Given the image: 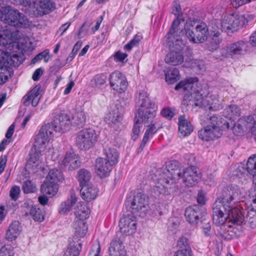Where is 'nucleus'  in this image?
<instances>
[{
	"label": "nucleus",
	"instance_id": "f03ea898",
	"mask_svg": "<svg viewBox=\"0 0 256 256\" xmlns=\"http://www.w3.org/2000/svg\"><path fill=\"white\" fill-rule=\"evenodd\" d=\"M198 78L197 77H188L180 81L176 84L174 90H182L184 94L182 105L188 108L204 107L210 110H216L218 108V99L216 96H212L206 97L204 99L202 95L208 94V88L207 85H204L205 92H202V88L196 89L194 88L196 86L198 87Z\"/></svg>",
	"mask_w": 256,
	"mask_h": 256
},
{
	"label": "nucleus",
	"instance_id": "09e8293b",
	"mask_svg": "<svg viewBox=\"0 0 256 256\" xmlns=\"http://www.w3.org/2000/svg\"><path fill=\"white\" fill-rule=\"evenodd\" d=\"M8 74L9 71L7 66H0V85L7 82Z\"/></svg>",
	"mask_w": 256,
	"mask_h": 256
},
{
	"label": "nucleus",
	"instance_id": "a878e982",
	"mask_svg": "<svg viewBox=\"0 0 256 256\" xmlns=\"http://www.w3.org/2000/svg\"><path fill=\"white\" fill-rule=\"evenodd\" d=\"M110 256H126V252L122 242L120 239L112 240L108 248Z\"/></svg>",
	"mask_w": 256,
	"mask_h": 256
},
{
	"label": "nucleus",
	"instance_id": "aec40b11",
	"mask_svg": "<svg viewBox=\"0 0 256 256\" xmlns=\"http://www.w3.org/2000/svg\"><path fill=\"white\" fill-rule=\"evenodd\" d=\"M114 166L103 158H98L96 160L95 170L100 178L108 176L113 169Z\"/></svg>",
	"mask_w": 256,
	"mask_h": 256
},
{
	"label": "nucleus",
	"instance_id": "5701e85b",
	"mask_svg": "<svg viewBox=\"0 0 256 256\" xmlns=\"http://www.w3.org/2000/svg\"><path fill=\"white\" fill-rule=\"evenodd\" d=\"M40 99V86H36L22 98L23 104L28 106L31 104L33 106H36Z\"/></svg>",
	"mask_w": 256,
	"mask_h": 256
},
{
	"label": "nucleus",
	"instance_id": "37998d69",
	"mask_svg": "<svg viewBox=\"0 0 256 256\" xmlns=\"http://www.w3.org/2000/svg\"><path fill=\"white\" fill-rule=\"evenodd\" d=\"M77 201V198L74 195H72L70 198L68 199L62 204V209L65 212L70 211Z\"/></svg>",
	"mask_w": 256,
	"mask_h": 256
},
{
	"label": "nucleus",
	"instance_id": "1a4fd4ad",
	"mask_svg": "<svg viewBox=\"0 0 256 256\" xmlns=\"http://www.w3.org/2000/svg\"><path fill=\"white\" fill-rule=\"evenodd\" d=\"M0 21L15 28L26 26L28 22L26 16L18 10L10 6L1 7Z\"/></svg>",
	"mask_w": 256,
	"mask_h": 256
},
{
	"label": "nucleus",
	"instance_id": "69168bd1",
	"mask_svg": "<svg viewBox=\"0 0 256 256\" xmlns=\"http://www.w3.org/2000/svg\"><path fill=\"white\" fill-rule=\"evenodd\" d=\"M42 54V59L44 60V62H47L50 58L49 50H46L40 52Z\"/></svg>",
	"mask_w": 256,
	"mask_h": 256
},
{
	"label": "nucleus",
	"instance_id": "680f3d73",
	"mask_svg": "<svg viewBox=\"0 0 256 256\" xmlns=\"http://www.w3.org/2000/svg\"><path fill=\"white\" fill-rule=\"evenodd\" d=\"M14 124H13L9 126V128L6 132V137L8 138H11L14 134Z\"/></svg>",
	"mask_w": 256,
	"mask_h": 256
},
{
	"label": "nucleus",
	"instance_id": "79ce46f5",
	"mask_svg": "<svg viewBox=\"0 0 256 256\" xmlns=\"http://www.w3.org/2000/svg\"><path fill=\"white\" fill-rule=\"evenodd\" d=\"M226 110L230 118H236L240 116V109L235 104L228 106L226 108Z\"/></svg>",
	"mask_w": 256,
	"mask_h": 256
},
{
	"label": "nucleus",
	"instance_id": "6ab92c4d",
	"mask_svg": "<svg viewBox=\"0 0 256 256\" xmlns=\"http://www.w3.org/2000/svg\"><path fill=\"white\" fill-rule=\"evenodd\" d=\"M80 158L74 152H66L64 158L62 160L60 165L62 168L66 170H72L78 168L80 166Z\"/></svg>",
	"mask_w": 256,
	"mask_h": 256
},
{
	"label": "nucleus",
	"instance_id": "39448f33",
	"mask_svg": "<svg viewBox=\"0 0 256 256\" xmlns=\"http://www.w3.org/2000/svg\"><path fill=\"white\" fill-rule=\"evenodd\" d=\"M184 30L188 38L193 43L203 42L207 39L208 34L206 23L198 18L188 19Z\"/></svg>",
	"mask_w": 256,
	"mask_h": 256
},
{
	"label": "nucleus",
	"instance_id": "e2e57ef3",
	"mask_svg": "<svg viewBox=\"0 0 256 256\" xmlns=\"http://www.w3.org/2000/svg\"><path fill=\"white\" fill-rule=\"evenodd\" d=\"M74 83L72 80H70L66 85V87L64 90V94H68L70 93L72 89L74 87Z\"/></svg>",
	"mask_w": 256,
	"mask_h": 256
},
{
	"label": "nucleus",
	"instance_id": "052dcab7",
	"mask_svg": "<svg viewBox=\"0 0 256 256\" xmlns=\"http://www.w3.org/2000/svg\"><path fill=\"white\" fill-rule=\"evenodd\" d=\"M11 43L10 40L6 39V36L0 34V46H6Z\"/></svg>",
	"mask_w": 256,
	"mask_h": 256
},
{
	"label": "nucleus",
	"instance_id": "bf43d9fd",
	"mask_svg": "<svg viewBox=\"0 0 256 256\" xmlns=\"http://www.w3.org/2000/svg\"><path fill=\"white\" fill-rule=\"evenodd\" d=\"M19 58L18 55L17 54H14L12 56H10V60L12 62V64L14 66L19 65L21 63L18 60Z\"/></svg>",
	"mask_w": 256,
	"mask_h": 256
},
{
	"label": "nucleus",
	"instance_id": "0e129e2a",
	"mask_svg": "<svg viewBox=\"0 0 256 256\" xmlns=\"http://www.w3.org/2000/svg\"><path fill=\"white\" fill-rule=\"evenodd\" d=\"M205 196L202 192H199L197 196V202L200 204H205Z\"/></svg>",
	"mask_w": 256,
	"mask_h": 256
},
{
	"label": "nucleus",
	"instance_id": "f704fd0d",
	"mask_svg": "<svg viewBox=\"0 0 256 256\" xmlns=\"http://www.w3.org/2000/svg\"><path fill=\"white\" fill-rule=\"evenodd\" d=\"M179 70L176 68H171L165 73L166 81L168 84H173L180 78Z\"/></svg>",
	"mask_w": 256,
	"mask_h": 256
},
{
	"label": "nucleus",
	"instance_id": "3c124183",
	"mask_svg": "<svg viewBox=\"0 0 256 256\" xmlns=\"http://www.w3.org/2000/svg\"><path fill=\"white\" fill-rule=\"evenodd\" d=\"M100 250V244L98 241L92 244L88 256H99Z\"/></svg>",
	"mask_w": 256,
	"mask_h": 256
},
{
	"label": "nucleus",
	"instance_id": "a19ab883",
	"mask_svg": "<svg viewBox=\"0 0 256 256\" xmlns=\"http://www.w3.org/2000/svg\"><path fill=\"white\" fill-rule=\"evenodd\" d=\"M79 245L80 248L74 244H69L64 256H78L81 250L82 244H80Z\"/></svg>",
	"mask_w": 256,
	"mask_h": 256
},
{
	"label": "nucleus",
	"instance_id": "13d9d810",
	"mask_svg": "<svg viewBox=\"0 0 256 256\" xmlns=\"http://www.w3.org/2000/svg\"><path fill=\"white\" fill-rule=\"evenodd\" d=\"M211 230V226L208 222H206L202 226L203 232L206 236L210 235V232Z\"/></svg>",
	"mask_w": 256,
	"mask_h": 256
},
{
	"label": "nucleus",
	"instance_id": "603ef678",
	"mask_svg": "<svg viewBox=\"0 0 256 256\" xmlns=\"http://www.w3.org/2000/svg\"><path fill=\"white\" fill-rule=\"evenodd\" d=\"M20 186H13L10 192V198L12 200H16L20 196Z\"/></svg>",
	"mask_w": 256,
	"mask_h": 256
},
{
	"label": "nucleus",
	"instance_id": "de8ad7c7",
	"mask_svg": "<svg viewBox=\"0 0 256 256\" xmlns=\"http://www.w3.org/2000/svg\"><path fill=\"white\" fill-rule=\"evenodd\" d=\"M140 40V36L136 34L131 40L124 46V50L127 51H130L134 46H137L139 44Z\"/></svg>",
	"mask_w": 256,
	"mask_h": 256
},
{
	"label": "nucleus",
	"instance_id": "e433bc0d",
	"mask_svg": "<svg viewBox=\"0 0 256 256\" xmlns=\"http://www.w3.org/2000/svg\"><path fill=\"white\" fill-rule=\"evenodd\" d=\"M106 161L108 162L112 166H114L118 162V154L115 148H107L104 150Z\"/></svg>",
	"mask_w": 256,
	"mask_h": 256
},
{
	"label": "nucleus",
	"instance_id": "9b49d317",
	"mask_svg": "<svg viewBox=\"0 0 256 256\" xmlns=\"http://www.w3.org/2000/svg\"><path fill=\"white\" fill-rule=\"evenodd\" d=\"M251 175L252 176L253 183L256 187V158L254 155L248 158L246 167L242 165L239 166L236 174L242 182L243 180L248 179Z\"/></svg>",
	"mask_w": 256,
	"mask_h": 256
},
{
	"label": "nucleus",
	"instance_id": "473e14b6",
	"mask_svg": "<svg viewBox=\"0 0 256 256\" xmlns=\"http://www.w3.org/2000/svg\"><path fill=\"white\" fill-rule=\"evenodd\" d=\"M86 116L84 110L77 112L72 118V123L74 126L78 128H83L86 124Z\"/></svg>",
	"mask_w": 256,
	"mask_h": 256
},
{
	"label": "nucleus",
	"instance_id": "ddd939ff",
	"mask_svg": "<svg viewBox=\"0 0 256 256\" xmlns=\"http://www.w3.org/2000/svg\"><path fill=\"white\" fill-rule=\"evenodd\" d=\"M110 85L111 88L118 94L126 92L128 82L125 76L119 70H115L110 75Z\"/></svg>",
	"mask_w": 256,
	"mask_h": 256
},
{
	"label": "nucleus",
	"instance_id": "6e6d98bb",
	"mask_svg": "<svg viewBox=\"0 0 256 256\" xmlns=\"http://www.w3.org/2000/svg\"><path fill=\"white\" fill-rule=\"evenodd\" d=\"M43 74V70L41 68H37L34 72L32 78L34 81L38 80L42 74Z\"/></svg>",
	"mask_w": 256,
	"mask_h": 256
},
{
	"label": "nucleus",
	"instance_id": "c756f323",
	"mask_svg": "<svg viewBox=\"0 0 256 256\" xmlns=\"http://www.w3.org/2000/svg\"><path fill=\"white\" fill-rule=\"evenodd\" d=\"M120 112L116 107L110 108L104 118L105 122L109 125L116 124L119 122Z\"/></svg>",
	"mask_w": 256,
	"mask_h": 256
},
{
	"label": "nucleus",
	"instance_id": "20e7f679",
	"mask_svg": "<svg viewBox=\"0 0 256 256\" xmlns=\"http://www.w3.org/2000/svg\"><path fill=\"white\" fill-rule=\"evenodd\" d=\"M71 125V118L68 114H60L56 116L52 122L41 127L36 136L34 146L42 148L54 137V131L64 132L70 128Z\"/></svg>",
	"mask_w": 256,
	"mask_h": 256
},
{
	"label": "nucleus",
	"instance_id": "0eeeda50",
	"mask_svg": "<svg viewBox=\"0 0 256 256\" xmlns=\"http://www.w3.org/2000/svg\"><path fill=\"white\" fill-rule=\"evenodd\" d=\"M182 168L180 164L177 160H172L168 163L166 168L167 176L169 179L166 178H160L158 180L156 186V188L160 194H168V190L170 188L174 179L182 178L184 170Z\"/></svg>",
	"mask_w": 256,
	"mask_h": 256
},
{
	"label": "nucleus",
	"instance_id": "c03bdc74",
	"mask_svg": "<svg viewBox=\"0 0 256 256\" xmlns=\"http://www.w3.org/2000/svg\"><path fill=\"white\" fill-rule=\"evenodd\" d=\"M174 111L175 110L174 108L165 107L162 110L160 114L164 118L168 120H171L174 116Z\"/></svg>",
	"mask_w": 256,
	"mask_h": 256
},
{
	"label": "nucleus",
	"instance_id": "a18cd8bd",
	"mask_svg": "<svg viewBox=\"0 0 256 256\" xmlns=\"http://www.w3.org/2000/svg\"><path fill=\"white\" fill-rule=\"evenodd\" d=\"M22 188L25 194H29L34 192L36 190V186L30 180H26L23 183Z\"/></svg>",
	"mask_w": 256,
	"mask_h": 256
},
{
	"label": "nucleus",
	"instance_id": "7c9ffc66",
	"mask_svg": "<svg viewBox=\"0 0 256 256\" xmlns=\"http://www.w3.org/2000/svg\"><path fill=\"white\" fill-rule=\"evenodd\" d=\"M92 178L90 172L84 168H81L78 171L76 178L80 188L90 185L88 182Z\"/></svg>",
	"mask_w": 256,
	"mask_h": 256
},
{
	"label": "nucleus",
	"instance_id": "49530a36",
	"mask_svg": "<svg viewBox=\"0 0 256 256\" xmlns=\"http://www.w3.org/2000/svg\"><path fill=\"white\" fill-rule=\"evenodd\" d=\"M14 248L10 244H5L0 249V256H14Z\"/></svg>",
	"mask_w": 256,
	"mask_h": 256
},
{
	"label": "nucleus",
	"instance_id": "864d4df0",
	"mask_svg": "<svg viewBox=\"0 0 256 256\" xmlns=\"http://www.w3.org/2000/svg\"><path fill=\"white\" fill-rule=\"evenodd\" d=\"M8 52L0 50V66H7L6 64L8 63Z\"/></svg>",
	"mask_w": 256,
	"mask_h": 256
},
{
	"label": "nucleus",
	"instance_id": "423d86ee",
	"mask_svg": "<svg viewBox=\"0 0 256 256\" xmlns=\"http://www.w3.org/2000/svg\"><path fill=\"white\" fill-rule=\"evenodd\" d=\"M254 17L253 15L249 14L247 18L237 12H226L221 19L222 30L227 32H236L248 22V18H253Z\"/></svg>",
	"mask_w": 256,
	"mask_h": 256
},
{
	"label": "nucleus",
	"instance_id": "8fccbe9b",
	"mask_svg": "<svg viewBox=\"0 0 256 256\" xmlns=\"http://www.w3.org/2000/svg\"><path fill=\"white\" fill-rule=\"evenodd\" d=\"M142 122H137L136 116H135L134 124V125L133 126V128H132L133 134L132 136V137L134 140H136L138 138V137L139 135V134L140 132V128H142Z\"/></svg>",
	"mask_w": 256,
	"mask_h": 256
},
{
	"label": "nucleus",
	"instance_id": "c85d7f7f",
	"mask_svg": "<svg viewBox=\"0 0 256 256\" xmlns=\"http://www.w3.org/2000/svg\"><path fill=\"white\" fill-rule=\"evenodd\" d=\"M178 130L182 136H186L192 132V127L190 123L185 118L184 115H180L178 117Z\"/></svg>",
	"mask_w": 256,
	"mask_h": 256
},
{
	"label": "nucleus",
	"instance_id": "2f4dec72",
	"mask_svg": "<svg viewBox=\"0 0 256 256\" xmlns=\"http://www.w3.org/2000/svg\"><path fill=\"white\" fill-rule=\"evenodd\" d=\"M64 180V178L62 172L56 168L50 170L47 176V180L56 184L58 182H62Z\"/></svg>",
	"mask_w": 256,
	"mask_h": 256
},
{
	"label": "nucleus",
	"instance_id": "bb28decb",
	"mask_svg": "<svg viewBox=\"0 0 256 256\" xmlns=\"http://www.w3.org/2000/svg\"><path fill=\"white\" fill-rule=\"evenodd\" d=\"M98 192L99 190L96 186L90 184L82 187L80 193L84 200L86 202H90L97 197Z\"/></svg>",
	"mask_w": 256,
	"mask_h": 256
},
{
	"label": "nucleus",
	"instance_id": "6e6552de",
	"mask_svg": "<svg viewBox=\"0 0 256 256\" xmlns=\"http://www.w3.org/2000/svg\"><path fill=\"white\" fill-rule=\"evenodd\" d=\"M90 214V210L86 204L80 202L77 204L74 210L76 220L73 224L76 236L83 238L86 235L88 229L86 220Z\"/></svg>",
	"mask_w": 256,
	"mask_h": 256
},
{
	"label": "nucleus",
	"instance_id": "9d476101",
	"mask_svg": "<svg viewBox=\"0 0 256 256\" xmlns=\"http://www.w3.org/2000/svg\"><path fill=\"white\" fill-rule=\"evenodd\" d=\"M98 139V135L92 128H84L76 134V145L80 150H88L92 148Z\"/></svg>",
	"mask_w": 256,
	"mask_h": 256
},
{
	"label": "nucleus",
	"instance_id": "338daca9",
	"mask_svg": "<svg viewBox=\"0 0 256 256\" xmlns=\"http://www.w3.org/2000/svg\"><path fill=\"white\" fill-rule=\"evenodd\" d=\"M39 160V156L37 153H34L30 155L29 162L36 164Z\"/></svg>",
	"mask_w": 256,
	"mask_h": 256
},
{
	"label": "nucleus",
	"instance_id": "a211bd4d",
	"mask_svg": "<svg viewBox=\"0 0 256 256\" xmlns=\"http://www.w3.org/2000/svg\"><path fill=\"white\" fill-rule=\"evenodd\" d=\"M248 49V43L242 40L229 44L226 50V54L232 58L244 54Z\"/></svg>",
	"mask_w": 256,
	"mask_h": 256
},
{
	"label": "nucleus",
	"instance_id": "4be33fe9",
	"mask_svg": "<svg viewBox=\"0 0 256 256\" xmlns=\"http://www.w3.org/2000/svg\"><path fill=\"white\" fill-rule=\"evenodd\" d=\"M202 210L198 205L191 206L185 210L184 216L186 220L191 225L196 226L198 224L202 216Z\"/></svg>",
	"mask_w": 256,
	"mask_h": 256
},
{
	"label": "nucleus",
	"instance_id": "7ed1b4c3",
	"mask_svg": "<svg viewBox=\"0 0 256 256\" xmlns=\"http://www.w3.org/2000/svg\"><path fill=\"white\" fill-rule=\"evenodd\" d=\"M138 97L140 101L142 102L136 114V122H143L144 124L150 123L147 126L148 128L139 147L140 152L143 150L150 138H152V136L157 132L158 128H156L158 121L155 118L157 109L155 108L154 103L150 100L148 94L144 90L139 92ZM161 128L162 126H160L158 129Z\"/></svg>",
	"mask_w": 256,
	"mask_h": 256
},
{
	"label": "nucleus",
	"instance_id": "393cba45",
	"mask_svg": "<svg viewBox=\"0 0 256 256\" xmlns=\"http://www.w3.org/2000/svg\"><path fill=\"white\" fill-rule=\"evenodd\" d=\"M22 230L20 222L18 220L12 221L6 230L5 237L6 240L12 242L15 240Z\"/></svg>",
	"mask_w": 256,
	"mask_h": 256
},
{
	"label": "nucleus",
	"instance_id": "c9c22d12",
	"mask_svg": "<svg viewBox=\"0 0 256 256\" xmlns=\"http://www.w3.org/2000/svg\"><path fill=\"white\" fill-rule=\"evenodd\" d=\"M29 214L35 222H42L44 220V212L36 206L30 208Z\"/></svg>",
	"mask_w": 256,
	"mask_h": 256
},
{
	"label": "nucleus",
	"instance_id": "4c0bfd02",
	"mask_svg": "<svg viewBox=\"0 0 256 256\" xmlns=\"http://www.w3.org/2000/svg\"><path fill=\"white\" fill-rule=\"evenodd\" d=\"M108 80L106 74L100 73L96 74L91 80L93 86L100 87L104 84Z\"/></svg>",
	"mask_w": 256,
	"mask_h": 256
},
{
	"label": "nucleus",
	"instance_id": "4468645a",
	"mask_svg": "<svg viewBox=\"0 0 256 256\" xmlns=\"http://www.w3.org/2000/svg\"><path fill=\"white\" fill-rule=\"evenodd\" d=\"M148 197L142 192H138L133 198H129L127 204L132 214L138 212L142 209H146L148 206Z\"/></svg>",
	"mask_w": 256,
	"mask_h": 256
},
{
	"label": "nucleus",
	"instance_id": "cd10ccee",
	"mask_svg": "<svg viewBox=\"0 0 256 256\" xmlns=\"http://www.w3.org/2000/svg\"><path fill=\"white\" fill-rule=\"evenodd\" d=\"M58 190V184L47 180L44 182L40 187V191L43 195L49 197L56 196Z\"/></svg>",
	"mask_w": 256,
	"mask_h": 256
},
{
	"label": "nucleus",
	"instance_id": "72a5a7b5",
	"mask_svg": "<svg viewBox=\"0 0 256 256\" xmlns=\"http://www.w3.org/2000/svg\"><path fill=\"white\" fill-rule=\"evenodd\" d=\"M224 124L222 120V118L216 115L210 116L206 124V125L211 128H215L216 131L220 132V134H222V129Z\"/></svg>",
	"mask_w": 256,
	"mask_h": 256
},
{
	"label": "nucleus",
	"instance_id": "4d7b16f0",
	"mask_svg": "<svg viewBox=\"0 0 256 256\" xmlns=\"http://www.w3.org/2000/svg\"><path fill=\"white\" fill-rule=\"evenodd\" d=\"M7 214V212L5 210L4 205L0 206V224H2Z\"/></svg>",
	"mask_w": 256,
	"mask_h": 256
},
{
	"label": "nucleus",
	"instance_id": "774afa93",
	"mask_svg": "<svg viewBox=\"0 0 256 256\" xmlns=\"http://www.w3.org/2000/svg\"><path fill=\"white\" fill-rule=\"evenodd\" d=\"M174 256H192V253L182 251H176L174 252Z\"/></svg>",
	"mask_w": 256,
	"mask_h": 256
},
{
	"label": "nucleus",
	"instance_id": "5fc2aeb1",
	"mask_svg": "<svg viewBox=\"0 0 256 256\" xmlns=\"http://www.w3.org/2000/svg\"><path fill=\"white\" fill-rule=\"evenodd\" d=\"M128 54L122 52L120 51H118L115 52L114 56V60L116 62H123L124 60L127 58Z\"/></svg>",
	"mask_w": 256,
	"mask_h": 256
},
{
	"label": "nucleus",
	"instance_id": "f257e3e1",
	"mask_svg": "<svg viewBox=\"0 0 256 256\" xmlns=\"http://www.w3.org/2000/svg\"><path fill=\"white\" fill-rule=\"evenodd\" d=\"M240 195L239 187L236 184H230L223 190L220 197L213 204L212 220L216 226L223 225L230 217V212L231 213L224 234L226 238H232L241 230V225L244 220V209L234 207V200Z\"/></svg>",
	"mask_w": 256,
	"mask_h": 256
},
{
	"label": "nucleus",
	"instance_id": "2eb2a0df",
	"mask_svg": "<svg viewBox=\"0 0 256 256\" xmlns=\"http://www.w3.org/2000/svg\"><path fill=\"white\" fill-rule=\"evenodd\" d=\"M172 14L176 16L173 20L171 26L166 34V38L169 41L173 42V39L177 36L178 30V26L180 20H184L182 18V14L180 5L178 3H175L172 6Z\"/></svg>",
	"mask_w": 256,
	"mask_h": 256
},
{
	"label": "nucleus",
	"instance_id": "f3484780",
	"mask_svg": "<svg viewBox=\"0 0 256 256\" xmlns=\"http://www.w3.org/2000/svg\"><path fill=\"white\" fill-rule=\"evenodd\" d=\"M176 45H178V48H176V50H171L165 58V62L166 64L172 66H178L182 64L184 62L183 50L184 46L181 40L176 39Z\"/></svg>",
	"mask_w": 256,
	"mask_h": 256
},
{
	"label": "nucleus",
	"instance_id": "b1692460",
	"mask_svg": "<svg viewBox=\"0 0 256 256\" xmlns=\"http://www.w3.org/2000/svg\"><path fill=\"white\" fill-rule=\"evenodd\" d=\"M222 134L216 131L215 128H211L205 125L198 131V138L204 141H210L220 137Z\"/></svg>",
	"mask_w": 256,
	"mask_h": 256
},
{
	"label": "nucleus",
	"instance_id": "58836bf2",
	"mask_svg": "<svg viewBox=\"0 0 256 256\" xmlns=\"http://www.w3.org/2000/svg\"><path fill=\"white\" fill-rule=\"evenodd\" d=\"M176 246L180 248L178 251L192 253L191 248L188 243V240L186 237L183 236L180 237L178 240Z\"/></svg>",
	"mask_w": 256,
	"mask_h": 256
},
{
	"label": "nucleus",
	"instance_id": "ea45409f",
	"mask_svg": "<svg viewBox=\"0 0 256 256\" xmlns=\"http://www.w3.org/2000/svg\"><path fill=\"white\" fill-rule=\"evenodd\" d=\"M244 220L242 223L254 228L256 227V211L250 210L247 214L246 217L244 216Z\"/></svg>",
	"mask_w": 256,
	"mask_h": 256
},
{
	"label": "nucleus",
	"instance_id": "dca6fc26",
	"mask_svg": "<svg viewBox=\"0 0 256 256\" xmlns=\"http://www.w3.org/2000/svg\"><path fill=\"white\" fill-rule=\"evenodd\" d=\"M120 232L126 236L134 233L136 229V217L132 214L124 216L120 220Z\"/></svg>",
	"mask_w": 256,
	"mask_h": 256
},
{
	"label": "nucleus",
	"instance_id": "412c9836",
	"mask_svg": "<svg viewBox=\"0 0 256 256\" xmlns=\"http://www.w3.org/2000/svg\"><path fill=\"white\" fill-rule=\"evenodd\" d=\"M182 177L184 178V182L188 186H194L200 178L198 168L195 166L188 167L183 171Z\"/></svg>",
	"mask_w": 256,
	"mask_h": 256
},
{
	"label": "nucleus",
	"instance_id": "f8f14e48",
	"mask_svg": "<svg viewBox=\"0 0 256 256\" xmlns=\"http://www.w3.org/2000/svg\"><path fill=\"white\" fill-rule=\"evenodd\" d=\"M55 8V3L50 0H35L30 7V13L38 18L50 14Z\"/></svg>",
	"mask_w": 256,
	"mask_h": 256
}]
</instances>
